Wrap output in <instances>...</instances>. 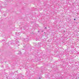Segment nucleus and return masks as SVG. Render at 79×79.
Instances as JSON below:
<instances>
[{"instance_id":"nucleus-5","label":"nucleus","mask_w":79,"mask_h":79,"mask_svg":"<svg viewBox=\"0 0 79 79\" xmlns=\"http://www.w3.org/2000/svg\"><path fill=\"white\" fill-rule=\"evenodd\" d=\"M27 40H28V38H27Z\"/></svg>"},{"instance_id":"nucleus-3","label":"nucleus","mask_w":79,"mask_h":79,"mask_svg":"<svg viewBox=\"0 0 79 79\" xmlns=\"http://www.w3.org/2000/svg\"><path fill=\"white\" fill-rule=\"evenodd\" d=\"M76 19H74V20H76Z\"/></svg>"},{"instance_id":"nucleus-2","label":"nucleus","mask_w":79,"mask_h":79,"mask_svg":"<svg viewBox=\"0 0 79 79\" xmlns=\"http://www.w3.org/2000/svg\"><path fill=\"white\" fill-rule=\"evenodd\" d=\"M19 52L20 53H19V54H21V51H19Z\"/></svg>"},{"instance_id":"nucleus-1","label":"nucleus","mask_w":79,"mask_h":79,"mask_svg":"<svg viewBox=\"0 0 79 79\" xmlns=\"http://www.w3.org/2000/svg\"><path fill=\"white\" fill-rule=\"evenodd\" d=\"M69 21H70V24L72 23V21L71 20V19H70Z\"/></svg>"},{"instance_id":"nucleus-4","label":"nucleus","mask_w":79,"mask_h":79,"mask_svg":"<svg viewBox=\"0 0 79 79\" xmlns=\"http://www.w3.org/2000/svg\"><path fill=\"white\" fill-rule=\"evenodd\" d=\"M45 29H47V27H45Z\"/></svg>"}]
</instances>
